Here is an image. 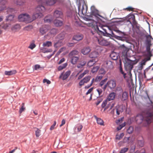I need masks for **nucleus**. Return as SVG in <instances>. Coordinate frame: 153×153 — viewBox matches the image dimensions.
<instances>
[{
	"label": "nucleus",
	"instance_id": "nucleus-34",
	"mask_svg": "<svg viewBox=\"0 0 153 153\" xmlns=\"http://www.w3.org/2000/svg\"><path fill=\"white\" fill-rule=\"evenodd\" d=\"M67 65V63H65L59 66L58 68V70L59 71H60L65 68Z\"/></svg>",
	"mask_w": 153,
	"mask_h": 153
},
{
	"label": "nucleus",
	"instance_id": "nucleus-24",
	"mask_svg": "<svg viewBox=\"0 0 153 153\" xmlns=\"http://www.w3.org/2000/svg\"><path fill=\"white\" fill-rule=\"evenodd\" d=\"M99 54L96 51L92 52L89 54V57L91 58H95L98 56Z\"/></svg>",
	"mask_w": 153,
	"mask_h": 153
},
{
	"label": "nucleus",
	"instance_id": "nucleus-12",
	"mask_svg": "<svg viewBox=\"0 0 153 153\" xmlns=\"http://www.w3.org/2000/svg\"><path fill=\"white\" fill-rule=\"evenodd\" d=\"M91 76H88L84 77L81 80L79 83L80 86H82L84 85L85 83H87L90 80Z\"/></svg>",
	"mask_w": 153,
	"mask_h": 153
},
{
	"label": "nucleus",
	"instance_id": "nucleus-41",
	"mask_svg": "<svg viewBox=\"0 0 153 153\" xmlns=\"http://www.w3.org/2000/svg\"><path fill=\"white\" fill-rule=\"evenodd\" d=\"M99 68V67L98 66H96L94 67L91 70V72L93 73H94L97 72Z\"/></svg>",
	"mask_w": 153,
	"mask_h": 153
},
{
	"label": "nucleus",
	"instance_id": "nucleus-57",
	"mask_svg": "<svg viewBox=\"0 0 153 153\" xmlns=\"http://www.w3.org/2000/svg\"><path fill=\"white\" fill-rule=\"evenodd\" d=\"M43 82L44 83L46 82L48 84H49L51 83V82L47 79H44L43 81Z\"/></svg>",
	"mask_w": 153,
	"mask_h": 153
},
{
	"label": "nucleus",
	"instance_id": "nucleus-22",
	"mask_svg": "<svg viewBox=\"0 0 153 153\" xmlns=\"http://www.w3.org/2000/svg\"><path fill=\"white\" fill-rule=\"evenodd\" d=\"M83 38V35L81 34H78L74 36L73 39L76 41H79L82 40Z\"/></svg>",
	"mask_w": 153,
	"mask_h": 153
},
{
	"label": "nucleus",
	"instance_id": "nucleus-1",
	"mask_svg": "<svg viewBox=\"0 0 153 153\" xmlns=\"http://www.w3.org/2000/svg\"><path fill=\"white\" fill-rule=\"evenodd\" d=\"M45 10V8L44 6L39 5L36 8V12L32 16L27 13H23L19 15L18 19L20 21L24 22L27 23H30L36 19L42 16L43 13Z\"/></svg>",
	"mask_w": 153,
	"mask_h": 153
},
{
	"label": "nucleus",
	"instance_id": "nucleus-16",
	"mask_svg": "<svg viewBox=\"0 0 153 153\" xmlns=\"http://www.w3.org/2000/svg\"><path fill=\"white\" fill-rule=\"evenodd\" d=\"M21 28V27L19 24H16L12 26L11 29L12 31L16 32L19 31Z\"/></svg>",
	"mask_w": 153,
	"mask_h": 153
},
{
	"label": "nucleus",
	"instance_id": "nucleus-48",
	"mask_svg": "<svg viewBox=\"0 0 153 153\" xmlns=\"http://www.w3.org/2000/svg\"><path fill=\"white\" fill-rule=\"evenodd\" d=\"M76 128H77V131L78 132H79L81 131V130L82 128V125L79 124L77 125L76 126Z\"/></svg>",
	"mask_w": 153,
	"mask_h": 153
},
{
	"label": "nucleus",
	"instance_id": "nucleus-55",
	"mask_svg": "<svg viewBox=\"0 0 153 153\" xmlns=\"http://www.w3.org/2000/svg\"><path fill=\"white\" fill-rule=\"evenodd\" d=\"M97 91L98 93L99 94V96L98 97L100 96L102 92V90L101 89L98 88L97 89Z\"/></svg>",
	"mask_w": 153,
	"mask_h": 153
},
{
	"label": "nucleus",
	"instance_id": "nucleus-11",
	"mask_svg": "<svg viewBox=\"0 0 153 153\" xmlns=\"http://www.w3.org/2000/svg\"><path fill=\"white\" fill-rule=\"evenodd\" d=\"M57 0H42V2L44 4L47 5L51 6L56 3Z\"/></svg>",
	"mask_w": 153,
	"mask_h": 153
},
{
	"label": "nucleus",
	"instance_id": "nucleus-28",
	"mask_svg": "<svg viewBox=\"0 0 153 153\" xmlns=\"http://www.w3.org/2000/svg\"><path fill=\"white\" fill-rule=\"evenodd\" d=\"M146 43H151V39H152V36L150 35H148L146 36Z\"/></svg>",
	"mask_w": 153,
	"mask_h": 153
},
{
	"label": "nucleus",
	"instance_id": "nucleus-13",
	"mask_svg": "<svg viewBox=\"0 0 153 153\" xmlns=\"http://www.w3.org/2000/svg\"><path fill=\"white\" fill-rule=\"evenodd\" d=\"M63 15V13L61 10H55L53 13V16L56 18H61Z\"/></svg>",
	"mask_w": 153,
	"mask_h": 153
},
{
	"label": "nucleus",
	"instance_id": "nucleus-21",
	"mask_svg": "<svg viewBox=\"0 0 153 153\" xmlns=\"http://www.w3.org/2000/svg\"><path fill=\"white\" fill-rule=\"evenodd\" d=\"M53 23L57 27L60 26L62 25L63 22L61 20L55 19L53 21Z\"/></svg>",
	"mask_w": 153,
	"mask_h": 153
},
{
	"label": "nucleus",
	"instance_id": "nucleus-32",
	"mask_svg": "<svg viewBox=\"0 0 153 153\" xmlns=\"http://www.w3.org/2000/svg\"><path fill=\"white\" fill-rule=\"evenodd\" d=\"M36 130L35 131V135L36 137H39L40 135L41 131L37 128H35Z\"/></svg>",
	"mask_w": 153,
	"mask_h": 153
},
{
	"label": "nucleus",
	"instance_id": "nucleus-45",
	"mask_svg": "<svg viewBox=\"0 0 153 153\" xmlns=\"http://www.w3.org/2000/svg\"><path fill=\"white\" fill-rule=\"evenodd\" d=\"M129 48L125 47L123 48L122 53L124 55H127V52L129 51Z\"/></svg>",
	"mask_w": 153,
	"mask_h": 153
},
{
	"label": "nucleus",
	"instance_id": "nucleus-20",
	"mask_svg": "<svg viewBox=\"0 0 153 153\" xmlns=\"http://www.w3.org/2000/svg\"><path fill=\"white\" fill-rule=\"evenodd\" d=\"M79 53V52L77 51L74 50L69 53L68 56L69 57H71L73 56H75L78 55Z\"/></svg>",
	"mask_w": 153,
	"mask_h": 153
},
{
	"label": "nucleus",
	"instance_id": "nucleus-43",
	"mask_svg": "<svg viewBox=\"0 0 153 153\" xmlns=\"http://www.w3.org/2000/svg\"><path fill=\"white\" fill-rule=\"evenodd\" d=\"M102 78V75L98 76L95 79V82H100Z\"/></svg>",
	"mask_w": 153,
	"mask_h": 153
},
{
	"label": "nucleus",
	"instance_id": "nucleus-62",
	"mask_svg": "<svg viewBox=\"0 0 153 153\" xmlns=\"http://www.w3.org/2000/svg\"><path fill=\"white\" fill-rule=\"evenodd\" d=\"M125 126V125L122 124V125H120L118 127H117V129L118 130H121L123 127Z\"/></svg>",
	"mask_w": 153,
	"mask_h": 153
},
{
	"label": "nucleus",
	"instance_id": "nucleus-8",
	"mask_svg": "<svg viewBox=\"0 0 153 153\" xmlns=\"http://www.w3.org/2000/svg\"><path fill=\"white\" fill-rule=\"evenodd\" d=\"M119 97L121 101H123L127 99L128 97V94L126 91L122 92L121 94H120L118 96Z\"/></svg>",
	"mask_w": 153,
	"mask_h": 153
},
{
	"label": "nucleus",
	"instance_id": "nucleus-36",
	"mask_svg": "<svg viewBox=\"0 0 153 153\" xmlns=\"http://www.w3.org/2000/svg\"><path fill=\"white\" fill-rule=\"evenodd\" d=\"M50 16H46L45 17L44 19V21L45 22H50L52 20V19H50Z\"/></svg>",
	"mask_w": 153,
	"mask_h": 153
},
{
	"label": "nucleus",
	"instance_id": "nucleus-33",
	"mask_svg": "<svg viewBox=\"0 0 153 153\" xmlns=\"http://www.w3.org/2000/svg\"><path fill=\"white\" fill-rule=\"evenodd\" d=\"M25 104L23 103L22 104L21 108H20L19 111V113L21 114L23 111H24L25 109V107L24 106Z\"/></svg>",
	"mask_w": 153,
	"mask_h": 153
},
{
	"label": "nucleus",
	"instance_id": "nucleus-46",
	"mask_svg": "<svg viewBox=\"0 0 153 153\" xmlns=\"http://www.w3.org/2000/svg\"><path fill=\"white\" fill-rule=\"evenodd\" d=\"M13 15H9L8 17H7L6 20L7 21H11L13 20Z\"/></svg>",
	"mask_w": 153,
	"mask_h": 153
},
{
	"label": "nucleus",
	"instance_id": "nucleus-40",
	"mask_svg": "<svg viewBox=\"0 0 153 153\" xmlns=\"http://www.w3.org/2000/svg\"><path fill=\"white\" fill-rule=\"evenodd\" d=\"M124 134L122 133L120 135L117 134L116 137V139L117 140H120L124 136Z\"/></svg>",
	"mask_w": 153,
	"mask_h": 153
},
{
	"label": "nucleus",
	"instance_id": "nucleus-19",
	"mask_svg": "<svg viewBox=\"0 0 153 153\" xmlns=\"http://www.w3.org/2000/svg\"><path fill=\"white\" fill-rule=\"evenodd\" d=\"M63 45V43L61 40L54 42V47L56 48H58Z\"/></svg>",
	"mask_w": 153,
	"mask_h": 153
},
{
	"label": "nucleus",
	"instance_id": "nucleus-64",
	"mask_svg": "<svg viewBox=\"0 0 153 153\" xmlns=\"http://www.w3.org/2000/svg\"><path fill=\"white\" fill-rule=\"evenodd\" d=\"M40 68V66L39 65H36L34 66V69L35 70H37Z\"/></svg>",
	"mask_w": 153,
	"mask_h": 153
},
{
	"label": "nucleus",
	"instance_id": "nucleus-23",
	"mask_svg": "<svg viewBox=\"0 0 153 153\" xmlns=\"http://www.w3.org/2000/svg\"><path fill=\"white\" fill-rule=\"evenodd\" d=\"M17 71L16 70H13L9 71H5L4 72V74L7 75L11 76L16 74Z\"/></svg>",
	"mask_w": 153,
	"mask_h": 153
},
{
	"label": "nucleus",
	"instance_id": "nucleus-42",
	"mask_svg": "<svg viewBox=\"0 0 153 153\" xmlns=\"http://www.w3.org/2000/svg\"><path fill=\"white\" fill-rule=\"evenodd\" d=\"M107 80V78H105L104 79L102 80L99 85V86L102 87L106 83Z\"/></svg>",
	"mask_w": 153,
	"mask_h": 153
},
{
	"label": "nucleus",
	"instance_id": "nucleus-47",
	"mask_svg": "<svg viewBox=\"0 0 153 153\" xmlns=\"http://www.w3.org/2000/svg\"><path fill=\"white\" fill-rule=\"evenodd\" d=\"M10 25V24H4L3 26L2 27V28L6 30Z\"/></svg>",
	"mask_w": 153,
	"mask_h": 153
},
{
	"label": "nucleus",
	"instance_id": "nucleus-27",
	"mask_svg": "<svg viewBox=\"0 0 153 153\" xmlns=\"http://www.w3.org/2000/svg\"><path fill=\"white\" fill-rule=\"evenodd\" d=\"M152 118V115L151 114H150L148 117H146L145 120L148 123L151 122Z\"/></svg>",
	"mask_w": 153,
	"mask_h": 153
},
{
	"label": "nucleus",
	"instance_id": "nucleus-37",
	"mask_svg": "<svg viewBox=\"0 0 153 153\" xmlns=\"http://www.w3.org/2000/svg\"><path fill=\"white\" fill-rule=\"evenodd\" d=\"M95 61L93 60H90L88 62L87 65L89 67H91L95 64Z\"/></svg>",
	"mask_w": 153,
	"mask_h": 153
},
{
	"label": "nucleus",
	"instance_id": "nucleus-49",
	"mask_svg": "<svg viewBox=\"0 0 153 153\" xmlns=\"http://www.w3.org/2000/svg\"><path fill=\"white\" fill-rule=\"evenodd\" d=\"M133 131V128L132 127H129L127 130V132L129 134L131 133Z\"/></svg>",
	"mask_w": 153,
	"mask_h": 153
},
{
	"label": "nucleus",
	"instance_id": "nucleus-54",
	"mask_svg": "<svg viewBox=\"0 0 153 153\" xmlns=\"http://www.w3.org/2000/svg\"><path fill=\"white\" fill-rule=\"evenodd\" d=\"M120 73L123 75V76L124 78L126 77V74L124 73V72L123 71L122 67L121 66L120 67Z\"/></svg>",
	"mask_w": 153,
	"mask_h": 153
},
{
	"label": "nucleus",
	"instance_id": "nucleus-17",
	"mask_svg": "<svg viewBox=\"0 0 153 153\" xmlns=\"http://www.w3.org/2000/svg\"><path fill=\"white\" fill-rule=\"evenodd\" d=\"M91 49L89 47H88L83 48L81 50V53L84 55H87L91 51Z\"/></svg>",
	"mask_w": 153,
	"mask_h": 153
},
{
	"label": "nucleus",
	"instance_id": "nucleus-2",
	"mask_svg": "<svg viewBox=\"0 0 153 153\" xmlns=\"http://www.w3.org/2000/svg\"><path fill=\"white\" fill-rule=\"evenodd\" d=\"M116 96V93L114 92H112L108 95L107 99L104 100L102 102L101 105V107L102 108H104L106 105H107L105 108L104 110H105L108 108H109V110L112 109L114 105V104H112L111 105L109 101L114 100Z\"/></svg>",
	"mask_w": 153,
	"mask_h": 153
},
{
	"label": "nucleus",
	"instance_id": "nucleus-53",
	"mask_svg": "<svg viewBox=\"0 0 153 153\" xmlns=\"http://www.w3.org/2000/svg\"><path fill=\"white\" fill-rule=\"evenodd\" d=\"M134 9V8L131 7H129L127 8L124 9V10H127L129 11H133Z\"/></svg>",
	"mask_w": 153,
	"mask_h": 153
},
{
	"label": "nucleus",
	"instance_id": "nucleus-51",
	"mask_svg": "<svg viewBox=\"0 0 153 153\" xmlns=\"http://www.w3.org/2000/svg\"><path fill=\"white\" fill-rule=\"evenodd\" d=\"M128 150V148H124L121 150L120 152V153H125L127 152Z\"/></svg>",
	"mask_w": 153,
	"mask_h": 153
},
{
	"label": "nucleus",
	"instance_id": "nucleus-58",
	"mask_svg": "<svg viewBox=\"0 0 153 153\" xmlns=\"http://www.w3.org/2000/svg\"><path fill=\"white\" fill-rule=\"evenodd\" d=\"M56 124V121H54V123L52 125L50 128V130H53L54 129V128Z\"/></svg>",
	"mask_w": 153,
	"mask_h": 153
},
{
	"label": "nucleus",
	"instance_id": "nucleus-38",
	"mask_svg": "<svg viewBox=\"0 0 153 153\" xmlns=\"http://www.w3.org/2000/svg\"><path fill=\"white\" fill-rule=\"evenodd\" d=\"M97 123L100 125H103L104 122L103 120L100 118H97Z\"/></svg>",
	"mask_w": 153,
	"mask_h": 153
},
{
	"label": "nucleus",
	"instance_id": "nucleus-35",
	"mask_svg": "<svg viewBox=\"0 0 153 153\" xmlns=\"http://www.w3.org/2000/svg\"><path fill=\"white\" fill-rule=\"evenodd\" d=\"M146 50L147 52H151L150 51V47L152 45L151 43H146Z\"/></svg>",
	"mask_w": 153,
	"mask_h": 153
},
{
	"label": "nucleus",
	"instance_id": "nucleus-50",
	"mask_svg": "<svg viewBox=\"0 0 153 153\" xmlns=\"http://www.w3.org/2000/svg\"><path fill=\"white\" fill-rule=\"evenodd\" d=\"M129 17V19H130L132 20V21H133V20H134L135 19V16L134 15L132 14H131L128 16Z\"/></svg>",
	"mask_w": 153,
	"mask_h": 153
},
{
	"label": "nucleus",
	"instance_id": "nucleus-30",
	"mask_svg": "<svg viewBox=\"0 0 153 153\" xmlns=\"http://www.w3.org/2000/svg\"><path fill=\"white\" fill-rule=\"evenodd\" d=\"M88 72L89 71L88 70H85L79 76L78 78V79H81L82 77H83L85 75H86L87 74H88Z\"/></svg>",
	"mask_w": 153,
	"mask_h": 153
},
{
	"label": "nucleus",
	"instance_id": "nucleus-60",
	"mask_svg": "<svg viewBox=\"0 0 153 153\" xmlns=\"http://www.w3.org/2000/svg\"><path fill=\"white\" fill-rule=\"evenodd\" d=\"M138 144L140 146H143V143L142 141L141 140H138Z\"/></svg>",
	"mask_w": 153,
	"mask_h": 153
},
{
	"label": "nucleus",
	"instance_id": "nucleus-6",
	"mask_svg": "<svg viewBox=\"0 0 153 153\" xmlns=\"http://www.w3.org/2000/svg\"><path fill=\"white\" fill-rule=\"evenodd\" d=\"M125 70L130 72L133 67V62L131 60L128 61L126 62L124 64Z\"/></svg>",
	"mask_w": 153,
	"mask_h": 153
},
{
	"label": "nucleus",
	"instance_id": "nucleus-3",
	"mask_svg": "<svg viewBox=\"0 0 153 153\" xmlns=\"http://www.w3.org/2000/svg\"><path fill=\"white\" fill-rule=\"evenodd\" d=\"M91 24L92 26V29L97 33H99V32L103 33L102 30L105 31V30L103 28L102 26H99L100 28L99 27L98 25L100 24L94 20V19H93V21L92 22Z\"/></svg>",
	"mask_w": 153,
	"mask_h": 153
},
{
	"label": "nucleus",
	"instance_id": "nucleus-7",
	"mask_svg": "<svg viewBox=\"0 0 153 153\" xmlns=\"http://www.w3.org/2000/svg\"><path fill=\"white\" fill-rule=\"evenodd\" d=\"M50 29V26L49 25H45L42 26L39 29V32L42 35L45 34Z\"/></svg>",
	"mask_w": 153,
	"mask_h": 153
},
{
	"label": "nucleus",
	"instance_id": "nucleus-52",
	"mask_svg": "<svg viewBox=\"0 0 153 153\" xmlns=\"http://www.w3.org/2000/svg\"><path fill=\"white\" fill-rule=\"evenodd\" d=\"M32 28V26H28L25 27L24 28V30H29Z\"/></svg>",
	"mask_w": 153,
	"mask_h": 153
},
{
	"label": "nucleus",
	"instance_id": "nucleus-10",
	"mask_svg": "<svg viewBox=\"0 0 153 153\" xmlns=\"http://www.w3.org/2000/svg\"><path fill=\"white\" fill-rule=\"evenodd\" d=\"M71 74V71H66L65 73L62 72L59 77V78H62L64 80L67 79L69 76Z\"/></svg>",
	"mask_w": 153,
	"mask_h": 153
},
{
	"label": "nucleus",
	"instance_id": "nucleus-56",
	"mask_svg": "<svg viewBox=\"0 0 153 153\" xmlns=\"http://www.w3.org/2000/svg\"><path fill=\"white\" fill-rule=\"evenodd\" d=\"M138 118H140V123L142 122L143 119V117L141 115H138L137 116L136 118V121H137V120Z\"/></svg>",
	"mask_w": 153,
	"mask_h": 153
},
{
	"label": "nucleus",
	"instance_id": "nucleus-63",
	"mask_svg": "<svg viewBox=\"0 0 153 153\" xmlns=\"http://www.w3.org/2000/svg\"><path fill=\"white\" fill-rule=\"evenodd\" d=\"M6 3V1L5 0H0V5L5 4Z\"/></svg>",
	"mask_w": 153,
	"mask_h": 153
},
{
	"label": "nucleus",
	"instance_id": "nucleus-29",
	"mask_svg": "<svg viewBox=\"0 0 153 153\" xmlns=\"http://www.w3.org/2000/svg\"><path fill=\"white\" fill-rule=\"evenodd\" d=\"M43 47H49L51 46L52 45V42L50 41H47L45 42H44L43 43Z\"/></svg>",
	"mask_w": 153,
	"mask_h": 153
},
{
	"label": "nucleus",
	"instance_id": "nucleus-26",
	"mask_svg": "<svg viewBox=\"0 0 153 153\" xmlns=\"http://www.w3.org/2000/svg\"><path fill=\"white\" fill-rule=\"evenodd\" d=\"M118 54L114 52H112L110 56L113 60H116L117 59Z\"/></svg>",
	"mask_w": 153,
	"mask_h": 153
},
{
	"label": "nucleus",
	"instance_id": "nucleus-61",
	"mask_svg": "<svg viewBox=\"0 0 153 153\" xmlns=\"http://www.w3.org/2000/svg\"><path fill=\"white\" fill-rule=\"evenodd\" d=\"M93 88H90V89H89L88 90L87 92H86V95H87L89 94H90L91 93V92L92 91H93Z\"/></svg>",
	"mask_w": 153,
	"mask_h": 153
},
{
	"label": "nucleus",
	"instance_id": "nucleus-9",
	"mask_svg": "<svg viewBox=\"0 0 153 153\" xmlns=\"http://www.w3.org/2000/svg\"><path fill=\"white\" fill-rule=\"evenodd\" d=\"M125 108V105L122 104L120 105H117L116 106V113L117 115H120V113H122Z\"/></svg>",
	"mask_w": 153,
	"mask_h": 153
},
{
	"label": "nucleus",
	"instance_id": "nucleus-39",
	"mask_svg": "<svg viewBox=\"0 0 153 153\" xmlns=\"http://www.w3.org/2000/svg\"><path fill=\"white\" fill-rule=\"evenodd\" d=\"M152 56L151 52H147L146 54L147 57L145 58L146 61H149L150 60L151 57Z\"/></svg>",
	"mask_w": 153,
	"mask_h": 153
},
{
	"label": "nucleus",
	"instance_id": "nucleus-25",
	"mask_svg": "<svg viewBox=\"0 0 153 153\" xmlns=\"http://www.w3.org/2000/svg\"><path fill=\"white\" fill-rule=\"evenodd\" d=\"M70 58L71 59V63L73 65L75 64L79 59V57L77 56H73Z\"/></svg>",
	"mask_w": 153,
	"mask_h": 153
},
{
	"label": "nucleus",
	"instance_id": "nucleus-31",
	"mask_svg": "<svg viewBox=\"0 0 153 153\" xmlns=\"http://www.w3.org/2000/svg\"><path fill=\"white\" fill-rule=\"evenodd\" d=\"M25 2L24 0H16V3L17 5H22L24 4Z\"/></svg>",
	"mask_w": 153,
	"mask_h": 153
},
{
	"label": "nucleus",
	"instance_id": "nucleus-5",
	"mask_svg": "<svg viewBox=\"0 0 153 153\" xmlns=\"http://www.w3.org/2000/svg\"><path fill=\"white\" fill-rule=\"evenodd\" d=\"M98 14V11L97 10L95 9L94 10L91 11V14L90 15V17H91L92 19H87V20L88 21L92 20V22L93 21V19L95 21V20H97L98 18V16H99Z\"/></svg>",
	"mask_w": 153,
	"mask_h": 153
},
{
	"label": "nucleus",
	"instance_id": "nucleus-4",
	"mask_svg": "<svg viewBox=\"0 0 153 153\" xmlns=\"http://www.w3.org/2000/svg\"><path fill=\"white\" fill-rule=\"evenodd\" d=\"M116 82L114 80H111L108 81L106 84H105L103 87H102V88L105 91L106 89L107 86L110 88L111 89L114 88L116 87Z\"/></svg>",
	"mask_w": 153,
	"mask_h": 153
},
{
	"label": "nucleus",
	"instance_id": "nucleus-59",
	"mask_svg": "<svg viewBox=\"0 0 153 153\" xmlns=\"http://www.w3.org/2000/svg\"><path fill=\"white\" fill-rule=\"evenodd\" d=\"M36 47V45L32 43L30 45L29 48L31 49H33Z\"/></svg>",
	"mask_w": 153,
	"mask_h": 153
},
{
	"label": "nucleus",
	"instance_id": "nucleus-14",
	"mask_svg": "<svg viewBox=\"0 0 153 153\" xmlns=\"http://www.w3.org/2000/svg\"><path fill=\"white\" fill-rule=\"evenodd\" d=\"M99 44L102 45L107 46L109 45V42L105 39L100 38L98 39Z\"/></svg>",
	"mask_w": 153,
	"mask_h": 153
},
{
	"label": "nucleus",
	"instance_id": "nucleus-44",
	"mask_svg": "<svg viewBox=\"0 0 153 153\" xmlns=\"http://www.w3.org/2000/svg\"><path fill=\"white\" fill-rule=\"evenodd\" d=\"M51 34L53 35H56L57 33V30L55 28H53L52 29L50 32Z\"/></svg>",
	"mask_w": 153,
	"mask_h": 153
},
{
	"label": "nucleus",
	"instance_id": "nucleus-15",
	"mask_svg": "<svg viewBox=\"0 0 153 153\" xmlns=\"http://www.w3.org/2000/svg\"><path fill=\"white\" fill-rule=\"evenodd\" d=\"M87 6L86 5H83L82 6L81 10H79V13H82L83 15H85L87 13Z\"/></svg>",
	"mask_w": 153,
	"mask_h": 153
},
{
	"label": "nucleus",
	"instance_id": "nucleus-18",
	"mask_svg": "<svg viewBox=\"0 0 153 153\" xmlns=\"http://www.w3.org/2000/svg\"><path fill=\"white\" fill-rule=\"evenodd\" d=\"M105 67L108 69H112L113 68V66L112 62L110 61H107L105 62Z\"/></svg>",
	"mask_w": 153,
	"mask_h": 153
}]
</instances>
